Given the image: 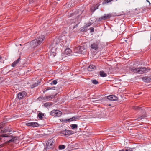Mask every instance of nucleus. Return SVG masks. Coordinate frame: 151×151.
I'll return each mask as SVG.
<instances>
[{
  "label": "nucleus",
  "instance_id": "f257e3e1",
  "mask_svg": "<svg viewBox=\"0 0 151 151\" xmlns=\"http://www.w3.org/2000/svg\"><path fill=\"white\" fill-rule=\"evenodd\" d=\"M45 38L43 35H40L35 40L32 41L30 43L31 45L33 47H36L40 45Z\"/></svg>",
  "mask_w": 151,
  "mask_h": 151
},
{
  "label": "nucleus",
  "instance_id": "f03ea898",
  "mask_svg": "<svg viewBox=\"0 0 151 151\" xmlns=\"http://www.w3.org/2000/svg\"><path fill=\"white\" fill-rule=\"evenodd\" d=\"M15 140V138H12V135L9 134H4L0 135V141L1 142H11Z\"/></svg>",
  "mask_w": 151,
  "mask_h": 151
},
{
  "label": "nucleus",
  "instance_id": "7ed1b4c3",
  "mask_svg": "<svg viewBox=\"0 0 151 151\" xmlns=\"http://www.w3.org/2000/svg\"><path fill=\"white\" fill-rule=\"evenodd\" d=\"M62 114V112L58 110H53L50 113V115L54 117H59Z\"/></svg>",
  "mask_w": 151,
  "mask_h": 151
},
{
  "label": "nucleus",
  "instance_id": "20e7f679",
  "mask_svg": "<svg viewBox=\"0 0 151 151\" xmlns=\"http://www.w3.org/2000/svg\"><path fill=\"white\" fill-rule=\"evenodd\" d=\"M111 14H104V16H102L98 19V21L100 22L103 20H105L107 19H109L112 17Z\"/></svg>",
  "mask_w": 151,
  "mask_h": 151
},
{
  "label": "nucleus",
  "instance_id": "39448f33",
  "mask_svg": "<svg viewBox=\"0 0 151 151\" xmlns=\"http://www.w3.org/2000/svg\"><path fill=\"white\" fill-rule=\"evenodd\" d=\"M100 43V41L99 40L96 41L91 44L90 47L91 48L97 50L99 48V45Z\"/></svg>",
  "mask_w": 151,
  "mask_h": 151
},
{
  "label": "nucleus",
  "instance_id": "423d86ee",
  "mask_svg": "<svg viewBox=\"0 0 151 151\" xmlns=\"http://www.w3.org/2000/svg\"><path fill=\"white\" fill-rule=\"evenodd\" d=\"M139 74H143L144 73H146L150 70L149 69H148L146 67H139Z\"/></svg>",
  "mask_w": 151,
  "mask_h": 151
},
{
  "label": "nucleus",
  "instance_id": "0eeeda50",
  "mask_svg": "<svg viewBox=\"0 0 151 151\" xmlns=\"http://www.w3.org/2000/svg\"><path fill=\"white\" fill-rule=\"evenodd\" d=\"M27 95V93L25 91H22L18 93L17 94L18 98L19 99H21L23 98L26 97Z\"/></svg>",
  "mask_w": 151,
  "mask_h": 151
},
{
  "label": "nucleus",
  "instance_id": "6e6552de",
  "mask_svg": "<svg viewBox=\"0 0 151 151\" xmlns=\"http://www.w3.org/2000/svg\"><path fill=\"white\" fill-rule=\"evenodd\" d=\"M25 124L27 126H31L34 127H37L39 126V124L38 123L35 122H27Z\"/></svg>",
  "mask_w": 151,
  "mask_h": 151
},
{
  "label": "nucleus",
  "instance_id": "1a4fd4ad",
  "mask_svg": "<svg viewBox=\"0 0 151 151\" xmlns=\"http://www.w3.org/2000/svg\"><path fill=\"white\" fill-rule=\"evenodd\" d=\"M84 49L83 47L79 46L75 48L74 49V51L76 53H82Z\"/></svg>",
  "mask_w": 151,
  "mask_h": 151
},
{
  "label": "nucleus",
  "instance_id": "9d476101",
  "mask_svg": "<svg viewBox=\"0 0 151 151\" xmlns=\"http://www.w3.org/2000/svg\"><path fill=\"white\" fill-rule=\"evenodd\" d=\"M71 53V50L69 48L66 49L64 52V54L65 56L72 55Z\"/></svg>",
  "mask_w": 151,
  "mask_h": 151
},
{
  "label": "nucleus",
  "instance_id": "9b49d317",
  "mask_svg": "<svg viewBox=\"0 0 151 151\" xmlns=\"http://www.w3.org/2000/svg\"><path fill=\"white\" fill-rule=\"evenodd\" d=\"M107 98L109 100L111 101H115L118 99V98L114 95L108 96Z\"/></svg>",
  "mask_w": 151,
  "mask_h": 151
},
{
  "label": "nucleus",
  "instance_id": "f8f14e48",
  "mask_svg": "<svg viewBox=\"0 0 151 151\" xmlns=\"http://www.w3.org/2000/svg\"><path fill=\"white\" fill-rule=\"evenodd\" d=\"M63 133L65 135H69L73 134L74 132H73L72 130H65V131H63Z\"/></svg>",
  "mask_w": 151,
  "mask_h": 151
},
{
  "label": "nucleus",
  "instance_id": "ddd939ff",
  "mask_svg": "<svg viewBox=\"0 0 151 151\" xmlns=\"http://www.w3.org/2000/svg\"><path fill=\"white\" fill-rule=\"evenodd\" d=\"M53 141L52 139H50L48 140L46 143V146L47 148H50L52 147L53 145Z\"/></svg>",
  "mask_w": 151,
  "mask_h": 151
},
{
  "label": "nucleus",
  "instance_id": "4468645a",
  "mask_svg": "<svg viewBox=\"0 0 151 151\" xmlns=\"http://www.w3.org/2000/svg\"><path fill=\"white\" fill-rule=\"evenodd\" d=\"M129 69L131 71L135 73L139 74V67L136 68L134 67H131L129 68Z\"/></svg>",
  "mask_w": 151,
  "mask_h": 151
},
{
  "label": "nucleus",
  "instance_id": "2eb2a0df",
  "mask_svg": "<svg viewBox=\"0 0 151 151\" xmlns=\"http://www.w3.org/2000/svg\"><path fill=\"white\" fill-rule=\"evenodd\" d=\"M141 78L145 82H148L151 81V78L150 77H142Z\"/></svg>",
  "mask_w": 151,
  "mask_h": 151
},
{
  "label": "nucleus",
  "instance_id": "dca6fc26",
  "mask_svg": "<svg viewBox=\"0 0 151 151\" xmlns=\"http://www.w3.org/2000/svg\"><path fill=\"white\" fill-rule=\"evenodd\" d=\"M56 95H57V94L55 95H51V96H46V98H42V99L43 100H47L48 99H51L53 98L55 96H56Z\"/></svg>",
  "mask_w": 151,
  "mask_h": 151
},
{
  "label": "nucleus",
  "instance_id": "f3484780",
  "mask_svg": "<svg viewBox=\"0 0 151 151\" xmlns=\"http://www.w3.org/2000/svg\"><path fill=\"white\" fill-rule=\"evenodd\" d=\"M96 68L95 65H91L89 66L88 69V71H91L95 69Z\"/></svg>",
  "mask_w": 151,
  "mask_h": 151
},
{
  "label": "nucleus",
  "instance_id": "a211bd4d",
  "mask_svg": "<svg viewBox=\"0 0 151 151\" xmlns=\"http://www.w3.org/2000/svg\"><path fill=\"white\" fill-rule=\"evenodd\" d=\"M99 4H97L96 5L94 6L93 7H92L91 8V11L94 12L95 10L97 9L98 8L99 6Z\"/></svg>",
  "mask_w": 151,
  "mask_h": 151
},
{
  "label": "nucleus",
  "instance_id": "6ab92c4d",
  "mask_svg": "<svg viewBox=\"0 0 151 151\" xmlns=\"http://www.w3.org/2000/svg\"><path fill=\"white\" fill-rule=\"evenodd\" d=\"M20 58H19L16 61L14 62L12 64V66L14 67L16 65V64L19 63V61L20 60Z\"/></svg>",
  "mask_w": 151,
  "mask_h": 151
},
{
  "label": "nucleus",
  "instance_id": "aec40b11",
  "mask_svg": "<svg viewBox=\"0 0 151 151\" xmlns=\"http://www.w3.org/2000/svg\"><path fill=\"white\" fill-rule=\"evenodd\" d=\"M80 117V116H73L70 119H69L68 120L69 121H72L74 120H75L76 119H78Z\"/></svg>",
  "mask_w": 151,
  "mask_h": 151
},
{
  "label": "nucleus",
  "instance_id": "412c9836",
  "mask_svg": "<svg viewBox=\"0 0 151 151\" xmlns=\"http://www.w3.org/2000/svg\"><path fill=\"white\" fill-rule=\"evenodd\" d=\"M40 81H37V82L35 83L31 86L30 87L31 88H33L36 86H38V84L40 83Z\"/></svg>",
  "mask_w": 151,
  "mask_h": 151
},
{
  "label": "nucleus",
  "instance_id": "4be33fe9",
  "mask_svg": "<svg viewBox=\"0 0 151 151\" xmlns=\"http://www.w3.org/2000/svg\"><path fill=\"white\" fill-rule=\"evenodd\" d=\"M100 76L102 77H106L107 76V74L105 73L103 71H100L99 72Z\"/></svg>",
  "mask_w": 151,
  "mask_h": 151
},
{
  "label": "nucleus",
  "instance_id": "5701e85b",
  "mask_svg": "<svg viewBox=\"0 0 151 151\" xmlns=\"http://www.w3.org/2000/svg\"><path fill=\"white\" fill-rule=\"evenodd\" d=\"M52 105V104L51 102H47L44 104V106L46 107H47L50 106Z\"/></svg>",
  "mask_w": 151,
  "mask_h": 151
},
{
  "label": "nucleus",
  "instance_id": "b1692460",
  "mask_svg": "<svg viewBox=\"0 0 151 151\" xmlns=\"http://www.w3.org/2000/svg\"><path fill=\"white\" fill-rule=\"evenodd\" d=\"M87 28L84 26V27L81 28L80 31L81 32H86L87 30Z\"/></svg>",
  "mask_w": 151,
  "mask_h": 151
},
{
  "label": "nucleus",
  "instance_id": "393cba45",
  "mask_svg": "<svg viewBox=\"0 0 151 151\" xmlns=\"http://www.w3.org/2000/svg\"><path fill=\"white\" fill-rule=\"evenodd\" d=\"M44 116V114L42 113H39L38 114V116L39 118L40 119H42L43 118V116Z\"/></svg>",
  "mask_w": 151,
  "mask_h": 151
},
{
  "label": "nucleus",
  "instance_id": "a878e982",
  "mask_svg": "<svg viewBox=\"0 0 151 151\" xmlns=\"http://www.w3.org/2000/svg\"><path fill=\"white\" fill-rule=\"evenodd\" d=\"M3 127V124L0 125V133H4L5 132L4 130H2V128Z\"/></svg>",
  "mask_w": 151,
  "mask_h": 151
},
{
  "label": "nucleus",
  "instance_id": "bb28decb",
  "mask_svg": "<svg viewBox=\"0 0 151 151\" xmlns=\"http://www.w3.org/2000/svg\"><path fill=\"white\" fill-rule=\"evenodd\" d=\"M57 83V81L56 80H54L50 83V84L51 85H55Z\"/></svg>",
  "mask_w": 151,
  "mask_h": 151
},
{
  "label": "nucleus",
  "instance_id": "cd10ccee",
  "mask_svg": "<svg viewBox=\"0 0 151 151\" xmlns=\"http://www.w3.org/2000/svg\"><path fill=\"white\" fill-rule=\"evenodd\" d=\"M71 127L72 129H74L75 128H77L78 127V125L77 124H73L71 125Z\"/></svg>",
  "mask_w": 151,
  "mask_h": 151
},
{
  "label": "nucleus",
  "instance_id": "c85d7f7f",
  "mask_svg": "<svg viewBox=\"0 0 151 151\" xmlns=\"http://www.w3.org/2000/svg\"><path fill=\"white\" fill-rule=\"evenodd\" d=\"M65 148V146L64 145H60L59 146V150H61L62 149H64Z\"/></svg>",
  "mask_w": 151,
  "mask_h": 151
},
{
  "label": "nucleus",
  "instance_id": "c756f323",
  "mask_svg": "<svg viewBox=\"0 0 151 151\" xmlns=\"http://www.w3.org/2000/svg\"><path fill=\"white\" fill-rule=\"evenodd\" d=\"M91 81L92 83L94 84H97L98 83V81L95 79L92 80Z\"/></svg>",
  "mask_w": 151,
  "mask_h": 151
},
{
  "label": "nucleus",
  "instance_id": "7c9ffc66",
  "mask_svg": "<svg viewBox=\"0 0 151 151\" xmlns=\"http://www.w3.org/2000/svg\"><path fill=\"white\" fill-rule=\"evenodd\" d=\"M50 90H51L50 87H47L43 91V92L44 93L45 92H46L47 91Z\"/></svg>",
  "mask_w": 151,
  "mask_h": 151
},
{
  "label": "nucleus",
  "instance_id": "2f4dec72",
  "mask_svg": "<svg viewBox=\"0 0 151 151\" xmlns=\"http://www.w3.org/2000/svg\"><path fill=\"white\" fill-rule=\"evenodd\" d=\"M133 109L135 110H137L140 109L141 108L138 106H134Z\"/></svg>",
  "mask_w": 151,
  "mask_h": 151
},
{
  "label": "nucleus",
  "instance_id": "473e14b6",
  "mask_svg": "<svg viewBox=\"0 0 151 151\" xmlns=\"http://www.w3.org/2000/svg\"><path fill=\"white\" fill-rule=\"evenodd\" d=\"M145 117V116H142L140 117H139L137 119L138 120H140L142 119H143Z\"/></svg>",
  "mask_w": 151,
  "mask_h": 151
},
{
  "label": "nucleus",
  "instance_id": "72a5a7b5",
  "mask_svg": "<svg viewBox=\"0 0 151 151\" xmlns=\"http://www.w3.org/2000/svg\"><path fill=\"white\" fill-rule=\"evenodd\" d=\"M50 54L51 55H52L53 56H55L56 55V53L55 52H52V51L50 52Z\"/></svg>",
  "mask_w": 151,
  "mask_h": 151
},
{
  "label": "nucleus",
  "instance_id": "f704fd0d",
  "mask_svg": "<svg viewBox=\"0 0 151 151\" xmlns=\"http://www.w3.org/2000/svg\"><path fill=\"white\" fill-rule=\"evenodd\" d=\"M91 24L92 23H89L87 24L85 26L87 28L88 27L90 26Z\"/></svg>",
  "mask_w": 151,
  "mask_h": 151
},
{
  "label": "nucleus",
  "instance_id": "c9c22d12",
  "mask_svg": "<svg viewBox=\"0 0 151 151\" xmlns=\"http://www.w3.org/2000/svg\"><path fill=\"white\" fill-rule=\"evenodd\" d=\"M90 32H93L94 31V29L93 27H91L90 28Z\"/></svg>",
  "mask_w": 151,
  "mask_h": 151
},
{
  "label": "nucleus",
  "instance_id": "e433bc0d",
  "mask_svg": "<svg viewBox=\"0 0 151 151\" xmlns=\"http://www.w3.org/2000/svg\"><path fill=\"white\" fill-rule=\"evenodd\" d=\"M4 146V144H1L0 145V148L3 147Z\"/></svg>",
  "mask_w": 151,
  "mask_h": 151
},
{
  "label": "nucleus",
  "instance_id": "4c0bfd02",
  "mask_svg": "<svg viewBox=\"0 0 151 151\" xmlns=\"http://www.w3.org/2000/svg\"><path fill=\"white\" fill-rule=\"evenodd\" d=\"M55 88V87H51V89L54 90Z\"/></svg>",
  "mask_w": 151,
  "mask_h": 151
},
{
  "label": "nucleus",
  "instance_id": "58836bf2",
  "mask_svg": "<svg viewBox=\"0 0 151 151\" xmlns=\"http://www.w3.org/2000/svg\"><path fill=\"white\" fill-rule=\"evenodd\" d=\"M2 57L0 56V60H1V59H2Z\"/></svg>",
  "mask_w": 151,
  "mask_h": 151
},
{
  "label": "nucleus",
  "instance_id": "ea45409f",
  "mask_svg": "<svg viewBox=\"0 0 151 151\" xmlns=\"http://www.w3.org/2000/svg\"><path fill=\"white\" fill-rule=\"evenodd\" d=\"M20 45H22L21 44H20Z\"/></svg>",
  "mask_w": 151,
  "mask_h": 151
},
{
  "label": "nucleus",
  "instance_id": "a19ab883",
  "mask_svg": "<svg viewBox=\"0 0 151 151\" xmlns=\"http://www.w3.org/2000/svg\"><path fill=\"white\" fill-rule=\"evenodd\" d=\"M30 1H33V0H30Z\"/></svg>",
  "mask_w": 151,
  "mask_h": 151
}]
</instances>
